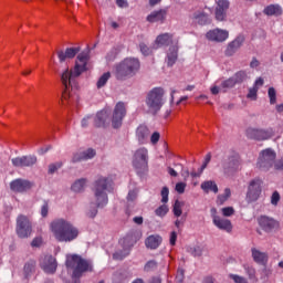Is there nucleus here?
<instances>
[{
  "label": "nucleus",
  "instance_id": "774afa93",
  "mask_svg": "<svg viewBox=\"0 0 283 283\" xmlns=\"http://www.w3.org/2000/svg\"><path fill=\"white\" fill-rule=\"evenodd\" d=\"M118 8H127V0H116Z\"/></svg>",
  "mask_w": 283,
  "mask_h": 283
},
{
  "label": "nucleus",
  "instance_id": "864d4df0",
  "mask_svg": "<svg viewBox=\"0 0 283 283\" xmlns=\"http://www.w3.org/2000/svg\"><path fill=\"white\" fill-rule=\"evenodd\" d=\"M185 189H187V184L185 182H177L175 190L177 191V193H182L185 191Z\"/></svg>",
  "mask_w": 283,
  "mask_h": 283
},
{
  "label": "nucleus",
  "instance_id": "1a4fd4ad",
  "mask_svg": "<svg viewBox=\"0 0 283 283\" xmlns=\"http://www.w3.org/2000/svg\"><path fill=\"white\" fill-rule=\"evenodd\" d=\"M275 150L271 148H266L260 153L259 160L256 167L262 171H269L273 165H275Z\"/></svg>",
  "mask_w": 283,
  "mask_h": 283
},
{
  "label": "nucleus",
  "instance_id": "6e6552de",
  "mask_svg": "<svg viewBox=\"0 0 283 283\" xmlns=\"http://www.w3.org/2000/svg\"><path fill=\"white\" fill-rule=\"evenodd\" d=\"M148 165H149V150H147V148L145 147L138 148L133 156L134 169H136L137 174H143V171H147Z\"/></svg>",
  "mask_w": 283,
  "mask_h": 283
},
{
  "label": "nucleus",
  "instance_id": "37998d69",
  "mask_svg": "<svg viewBox=\"0 0 283 283\" xmlns=\"http://www.w3.org/2000/svg\"><path fill=\"white\" fill-rule=\"evenodd\" d=\"M244 269L249 279L253 280L254 282H258V279L255 277V269L251 265H245Z\"/></svg>",
  "mask_w": 283,
  "mask_h": 283
},
{
  "label": "nucleus",
  "instance_id": "ddd939ff",
  "mask_svg": "<svg viewBox=\"0 0 283 283\" xmlns=\"http://www.w3.org/2000/svg\"><path fill=\"white\" fill-rule=\"evenodd\" d=\"M120 247H123V252H115L113 254L114 260H124V258H127L129 255V249L136 244V239L132 235H126L125 238L119 240Z\"/></svg>",
  "mask_w": 283,
  "mask_h": 283
},
{
  "label": "nucleus",
  "instance_id": "58836bf2",
  "mask_svg": "<svg viewBox=\"0 0 283 283\" xmlns=\"http://www.w3.org/2000/svg\"><path fill=\"white\" fill-rule=\"evenodd\" d=\"M268 96L270 99V105H275L277 103V91L274 87L268 90Z\"/></svg>",
  "mask_w": 283,
  "mask_h": 283
},
{
  "label": "nucleus",
  "instance_id": "680f3d73",
  "mask_svg": "<svg viewBox=\"0 0 283 283\" xmlns=\"http://www.w3.org/2000/svg\"><path fill=\"white\" fill-rule=\"evenodd\" d=\"M61 169V164H51L49 166V174H54V171H57Z\"/></svg>",
  "mask_w": 283,
  "mask_h": 283
},
{
  "label": "nucleus",
  "instance_id": "6ab92c4d",
  "mask_svg": "<svg viewBox=\"0 0 283 283\" xmlns=\"http://www.w3.org/2000/svg\"><path fill=\"white\" fill-rule=\"evenodd\" d=\"M87 61H90V51H83L77 55L74 67L75 76H81L87 70Z\"/></svg>",
  "mask_w": 283,
  "mask_h": 283
},
{
  "label": "nucleus",
  "instance_id": "473e14b6",
  "mask_svg": "<svg viewBox=\"0 0 283 283\" xmlns=\"http://www.w3.org/2000/svg\"><path fill=\"white\" fill-rule=\"evenodd\" d=\"M85 187H87V180L86 179H78L73 184V191L75 193H81V191H85Z\"/></svg>",
  "mask_w": 283,
  "mask_h": 283
},
{
  "label": "nucleus",
  "instance_id": "ea45409f",
  "mask_svg": "<svg viewBox=\"0 0 283 283\" xmlns=\"http://www.w3.org/2000/svg\"><path fill=\"white\" fill-rule=\"evenodd\" d=\"M138 199V188L130 189L126 197L127 202H136Z\"/></svg>",
  "mask_w": 283,
  "mask_h": 283
},
{
  "label": "nucleus",
  "instance_id": "5701e85b",
  "mask_svg": "<svg viewBox=\"0 0 283 283\" xmlns=\"http://www.w3.org/2000/svg\"><path fill=\"white\" fill-rule=\"evenodd\" d=\"M151 136V130L145 125H140L136 130V138L139 145H147Z\"/></svg>",
  "mask_w": 283,
  "mask_h": 283
},
{
  "label": "nucleus",
  "instance_id": "052dcab7",
  "mask_svg": "<svg viewBox=\"0 0 283 283\" xmlns=\"http://www.w3.org/2000/svg\"><path fill=\"white\" fill-rule=\"evenodd\" d=\"M209 163H211V155L210 153L206 155L203 164L201 165V171H205V169H207V165H209Z\"/></svg>",
  "mask_w": 283,
  "mask_h": 283
},
{
  "label": "nucleus",
  "instance_id": "603ef678",
  "mask_svg": "<svg viewBox=\"0 0 283 283\" xmlns=\"http://www.w3.org/2000/svg\"><path fill=\"white\" fill-rule=\"evenodd\" d=\"M277 202H280V192L274 191L271 196V205L277 207Z\"/></svg>",
  "mask_w": 283,
  "mask_h": 283
},
{
  "label": "nucleus",
  "instance_id": "0eeeda50",
  "mask_svg": "<svg viewBox=\"0 0 283 283\" xmlns=\"http://www.w3.org/2000/svg\"><path fill=\"white\" fill-rule=\"evenodd\" d=\"M72 269H73V283H81L78 277L87 271H92V262L82 259L81 256L72 255ZM75 277V280H74Z\"/></svg>",
  "mask_w": 283,
  "mask_h": 283
},
{
  "label": "nucleus",
  "instance_id": "e2e57ef3",
  "mask_svg": "<svg viewBox=\"0 0 283 283\" xmlns=\"http://www.w3.org/2000/svg\"><path fill=\"white\" fill-rule=\"evenodd\" d=\"M32 271H34V263H27L24 265V273L29 275L30 273H32Z\"/></svg>",
  "mask_w": 283,
  "mask_h": 283
},
{
  "label": "nucleus",
  "instance_id": "2f4dec72",
  "mask_svg": "<svg viewBox=\"0 0 283 283\" xmlns=\"http://www.w3.org/2000/svg\"><path fill=\"white\" fill-rule=\"evenodd\" d=\"M96 156V150L88 148L84 150L80 157H74L73 160H92Z\"/></svg>",
  "mask_w": 283,
  "mask_h": 283
},
{
  "label": "nucleus",
  "instance_id": "69168bd1",
  "mask_svg": "<svg viewBox=\"0 0 283 283\" xmlns=\"http://www.w3.org/2000/svg\"><path fill=\"white\" fill-rule=\"evenodd\" d=\"M274 169L277 171H283V159H279L274 163Z\"/></svg>",
  "mask_w": 283,
  "mask_h": 283
},
{
  "label": "nucleus",
  "instance_id": "49530a36",
  "mask_svg": "<svg viewBox=\"0 0 283 283\" xmlns=\"http://www.w3.org/2000/svg\"><path fill=\"white\" fill-rule=\"evenodd\" d=\"M247 98H249L250 101H258V90L253 86L249 88Z\"/></svg>",
  "mask_w": 283,
  "mask_h": 283
},
{
  "label": "nucleus",
  "instance_id": "a18cd8bd",
  "mask_svg": "<svg viewBox=\"0 0 283 283\" xmlns=\"http://www.w3.org/2000/svg\"><path fill=\"white\" fill-rule=\"evenodd\" d=\"M221 213L224 218H231L235 213V209L233 207H226L221 209Z\"/></svg>",
  "mask_w": 283,
  "mask_h": 283
},
{
  "label": "nucleus",
  "instance_id": "c03bdc74",
  "mask_svg": "<svg viewBox=\"0 0 283 283\" xmlns=\"http://www.w3.org/2000/svg\"><path fill=\"white\" fill-rule=\"evenodd\" d=\"M188 253H190L195 258H200V255H202V248L200 247L188 248Z\"/></svg>",
  "mask_w": 283,
  "mask_h": 283
},
{
  "label": "nucleus",
  "instance_id": "5fc2aeb1",
  "mask_svg": "<svg viewBox=\"0 0 283 283\" xmlns=\"http://www.w3.org/2000/svg\"><path fill=\"white\" fill-rule=\"evenodd\" d=\"M158 140H160V133L155 132L150 135L151 145H157Z\"/></svg>",
  "mask_w": 283,
  "mask_h": 283
},
{
  "label": "nucleus",
  "instance_id": "8fccbe9b",
  "mask_svg": "<svg viewBox=\"0 0 283 283\" xmlns=\"http://www.w3.org/2000/svg\"><path fill=\"white\" fill-rule=\"evenodd\" d=\"M161 202L166 203L169 202V188L164 187L161 189Z\"/></svg>",
  "mask_w": 283,
  "mask_h": 283
},
{
  "label": "nucleus",
  "instance_id": "c756f323",
  "mask_svg": "<svg viewBox=\"0 0 283 283\" xmlns=\"http://www.w3.org/2000/svg\"><path fill=\"white\" fill-rule=\"evenodd\" d=\"M193 20L196 23H199V25H207L211 23V19L209 15L202 11H198L193 14Z\"/></svg>",
  "mask_w": 283,
  "mask_h": 283
},
{
  "label": "nucleus",
  "instance_id": "393cba45",
  "mask_svg": "<svg viewBox=\"0 0 283 283\" xmlns=\"http://www.w3.org/2000/svg\"><path fill=\"white\" fill-rule=\"evenodd\" d=\"M165 19H167V10L159 9L150 12L146 18V21H148V23H163Z\"/></svg>",
  "mask_w": 283,
  "mask_h": 283
},
{
  "label": "nucleus",
  "instance_id": "c85d7f7f",
  "mask_svg": "<svg viewBox=\"0 0 283 283\" xmlns=\"http://www.w3.org/2000/svg\"><path fill=\"white\" fill-rule=\"evenodd\" d=\"M263 12L266 17H280L282 14V7L280 4H270L264 8Z\"/></svg>",
  "mask_w": 283,
  "mask_h": 283
},
{
  "label": "nucleus",
  "instance_id": "aec40b11",
  "mask_svg": "<svg viewBox=\"0 0 283 283\" xmlns=\"http://www.w3.org/2000/svg\"><path fill=\"white\" fill-rule=\"evenodd\" d=\"M258 224L266 233H271V231H275L280 227V223L275 219L266 216L259 217Z\"/></svg>",
  "mask_w": 283,
  "mask_h": 283
},
{
  "label": "nucleus",
  "instance_id": "f257e3e1",
  "mask_svg": "<svg viewBox=\"0 0 283 283\" xmlns=\"http://www.w3.org/2000/svg\"><path fill=\"white\" fill-rule=\"evenodd\" d=\"M61 73L60 78L62 83V105H70L72 103L71 94H72V69L67 66V63L72 61V48L66 49L65 51L60 50L56 52Z\"/></svg>",
  "mask_w": 283,
  "mask_h": 283
},
{
  "label": "nucleus",
  "instance_id": "f8f14e48",
  "mask_svg": "<svg viewBox=\"0 0 283 283\" xmlns=\"http://www.w3.org/2000/svg\"><path fill=\"white\" fill-rule=\"evenodd\" d=\"M127 115V108L125 107V103L118 102L115 105L112 117V125L115 129H118L120 125H123V118Z\"/></svg>",
  "mask_w": 283,
  "mask_h": 283
},
{
  "label": "nucleus",
  "instance_id": "39448f33",
  "mask_svg": "<svg viewBox=\"0 0 283 283\" xmlns=\"http://www.w3.org/2000/svg\"><path fill=\"white\" fill-rule=\"evenodd\" d=\"M112 181L107 177H99L94 184V202L98 208H103L109 202L107 198V189L111 187Z\"/></svg>",
  "mask_w": 283,
  "mask_h": 283
},
{
  "label": "nucleus",
  "instance_id": "e433bc0d",
  "mask_svg": "<svg viewBox=\"0 0 283 283\" xmlns=\"http://www.w3.org/2000/svg\"><path fill=\"white\" fill-rule=\"evenodd\" d=\"M112 74L109 72L104 73L97 81V87L101 90V87H105L107 85V82L109 81Z\"/></svg>",
  "mask_w": 283,
  "mask_h": 283
},
{
  "label": "nucleus",
  "instance_id": "bb28decb",
  "mask_svg": "<svg viewBox=\"0 0 283 283\" xmlns=\"http://www.w3.org/2000/svg\"><path fill=\"white\" fill-rule=\"evenodd\" d=\"M161 243L163 237L158 234L149 235L145 241L147 249H158Z\"/></svg>",
  "mask_w": 283,
  "mask_h": 283
},
{
  "label": "nucleus",
  "instance_id": "4d7b16f0",
  "mask_svg": "<svg viewBox=\"0 0 283 283\" xmlns=\"http://www.w3.org/2000/svg\"><path fill=\"white\" fill-rule=\"evenodd\" d=\"M158 266V263L156 261H148L145 265V271H154Z\"/></svg>",
  "mask_w": 283,
  "mask_h": 283
},
{
  "label": "nucleus",
  "instance_id": "dca6fc26",
  "mask_svg": "<svg viewBox=\"0 0 283 283\" xmlns=\"http://www.w3.org/2000/svg\"><path fill=\"white\" fill-rule=\"evenodd\" d=\"M248 138H252L253 140H269L271 136H273L272 128L260 129V128H248L247 129Z\"/></svg>",
  "mask_w": 283,
  "mask_h": 283
},
{
  "label": "nucleus",
  "instance_id": "f704fd0d",
  "mask_svg": "<svg viewBox=\"0 0 283 283\" xmlns=\"http://www.w3.org/2000/svg\"><path fill=\"white\" fill-rule=\"evenodd\" d=\"M182 207H185V203L182 201H175L172 213L176 218H180L182 216Z\"/></svg>",
  "mask_w": 283,
  "mask_h": 283
},
{
  "label": "nucleus",
  "instance_id": "79ce46f5",
  "mask_svg": "<svg viewBox=\"0 0 283 283\" xmlns=\"http://www.w3.org/2000/svg\"><path fill=\"white\" fill-rule=\"evenodd\" d=\"M65 269L67 277H72V254L66 255Z\"/></svg>",
  "mask_w": 283,
  "mask_h": 283
},
{
  "label": "nucleus",
  "instance_id": "09e8293b",
  "mask_svg": "<svg viewBox=\"0 0 283 283\" xmlns=\"http://www.w3.org/2000/svg\"><path fill=\"white\" fill-rule=\"evenodd\" d=\"M139 50L144 56H149L151 54V49H149V46H147L145 43L139 44Z\"/></svg>",
  "mask_w": 283,
  "mask_h": 283
},
{
  "label": "nucleus",
  "instance_id": "13d9d810",
  "mask_svg": "<svg viewBox=\"0 0 283 283\" xmlns=\"http://www.w3.org/2000/svg\"><path fill=\"white\" fill-rule=\"evenodd\" d=\"M176 240H178V233L176 231H172L170 233V239H169L170 247H176Z\"/></svg>",
  "mask_w": 283,
  "mask_h": 283
},
{
  "label": "nucleus",
  "instance_id": "6e6d98bb",
  "mask_svg": "<svg viewBox=\"0 0 283 283\" xmlns=\"http://www.w3.org/2000/svg\"><path fill=\"white\" fill-rule=\"evenodd\" d=\"M184 280H185V270L179 269V270L177 271L176 282H177V283H182Z\"/></svg>",
  "mask_w": 283,
  "mask_h": 283
},
{
  "label": "nucleus",
  "instance_id": "9d476101",
  "mask_svg": "<svg viewBox=\"0 0 283 283\" xmlns=\"http://www.w3.org/2000/svg\"><path fill=\"white\" fill-rule=\"evenodd\" d=\"M15 231L18 238H30L32 235V221L30 218L24 214L18 216Z\"/></svg>",
  "mask_w": 283,
  "mask_h": 283
},
{
  "label": "nucleus",
  "instance_id": "f3484780",
  "mask_svg": "<svg viewBox=\"0 0 283 283\" xmlns=\"http://www.w3.org/2000/svg\"><path fill=\"white\" fill-rule=\"evenodd\" d=\"M206 39L213 43H224L229 39V31L220 28L212 29L206 33Z\"/></svg>",
  "mask_w": 283,
  "mask_h": 283
},
{
  "label": "nucleus",
  "instance_id": "f03ea898",
  "mask_svg": "<svg viewBox=\"0 0 283 283\" xmlns=\"http://www.w3.org/2000/svg\"><path fill=\"white\" fill-rule=\"evenodd\" d=\"M179 41V38H176L174 33L168 32L161 33L155 39V50H158L159 48H169L166 56V63L169 67L176 65V62L178 61V50L180 48L178 46Z\"/></svg>",
  "mask_w": 283,
  "mask_h": 283
},
{
  "label": "nucleus",
  "instance_id": "7ed1b4c3",
  "mask_svg": "<svg viewBox=\"0 0 283 283\" xmlns=\"http://www.w3.org/2000/svg\"><path fill=\"white\" fill-rule=\"evenodd\" d=\"M140 70V61L135 57H126L115 66L114 74L118 81L136 76Z\"/></svg>",
  "mask_w": 283,
  "mask_h": 283
},
{
  "label": "nucleus",
  "instance_id": "de8ad7c7",
  "mask_svg": "<svg viewBox=\"0 0 283 283\" xmlns=\"http://www.w3.org/2000/svg\"><path fill=\"white\" fill-rule=\"evenodd\" d=\"M230 280H233L234 283H249L244 276L238 274H230Z\"/></svg>",
  "mask_w": 283,
  "mask_h": 283
},
{
  "label": "nucleus",
  "instance_id": "c9c22d12",
  "mask_svg": "<svg viewBox=\"0 0 283 283\" xmlns=\"http://www.w3.org/2000/svg\"><path fill=\"white\" fill-rule=\"evenodd\" d=\"M231 198V189L226 188L223 195H219L217 198L218 205H224Z\"/></svg>",
  "mask_w": 283,
  "mask_h": 283
},
{
  "label": "nucleus",
  "instance_id": "0e129e2a",
  "mask_svg": "<svg viewBox=\"0 0 283 283\" xmlns=\"http://www.w3.org/2000/svg\"><path fill=\"white\" fill-rule=\"evenodd\" d=\"M41 244H43V239L41 237L34 238L31 242L32 247H40Z\"/></svg>",
  "mask_w": 283,
  "mask_h": 283
},
{
  "label": "nucleus",
  "instance_id": "cd10ccee",
  "mask_svg": "<svg viewBox=\"0 0 283 283\" xmlns=\"http://www.w3.org/2000/svg\"><path fill=\"white\" fill-rule=\"evenodd\" d=\"M109 118V111L103 109L95 116V125L96 127H104L105 123H107Z\"/></svg>",
  "mask_w": 283,
  "mask_h": 283
},
{
  "label": "nucleus",
  "instance_id": "4468645a",
  "mask_svg": "<svg viewBox=\"0 0 283 283\" xmlns=\"http://www.w3.org/2000/svg\"><path fill=\"white\" fill-rule=\"evenodd\" d=\"M32 187H34V182L27 180V179L18 178L10 182V189L14 193H25V192L30 191V189H32Z\"/></svg>",
  "mask_w": 283,
  "mask_h": 283
},
{
  "label": "nucleus",
  "instance_id": "bf43d9fd",
  "mask_svg": "<svg viewBox=\"0 0 283 283\" xmlns=\"http://www.w3.org/2000/svg\"><path fill=\"white\" fill-rule=\"evenodd\" d=\"M262 85H264V78L262 77H258L253 84L252 87H254V90H260V87H262Z\"/></svg>",
  "mask_w": 283,
  "mask_h": 283
},
{
  "label": "nucleus",
  "instance_id": "9b49d317",
  "mask_svg": "<svg viewBox=\"0 0 283 283\" xmlns=\"http://www.w3.org/2000/svg\"><path fill=\"white\" fill-rule=\"evenodd\" d=\"M210 216L212 218V223L214 227H217V229H220V231H226L227 233H231V231H233L231 220L218 216V209L211 208Z\"/></svg>",
  "mask_w": 283,
  "mask_h": 283
},
{
  "label": "nucleus",
  "instance_id": "2eb2a0df",
  "mask_svg": "<svg viewBox=\"0 0 283 283\" xmlns=\"http://www.w3.org/2000/svg\"><path fill=\"white\" fill-rule=\"evenodd\" d=\"M260 193H262V180L253 179L248 187V192H247L248 202H255V200L260 198Z\"/></svg>",
  "mask_w": 283,
  "mask_h": 283
},
{
  "label": "nucleus",
  "instance_id": "4c0bfd02",
  "mask_svg": "<svg viewBox=\"0 0 283 283\" xmlns=\"http://www.w3.org/2000/svg\"><path fill=\"white\" fill-rule=\"evenodd\" d=\"M235 80L233 77H230L221 83V90L223 92H227L228 90H231V87H235Z\"/></svg>",
  "mask_w": 283,
  "mask_h": 283
},
{
  "label": "nucleus",
  "instance_id": "3c124183",
  "mask_svg": "<svg viewBox=\"0 0 283 283\" xmlns=\"http://www.w3.org/2000/svg\"><path fill=\"white\" fill-rule=\"evenodd\" d=\"M49 211H50V205L48 203V201H44L42 207H41V216H42V218H48Z\"/></svg>",
  "mask_w": 283,
  "mask_h": 283
},
{
  "label": "nucleus",
  "instance_id": "338daca9",
  "mask_svg": "<svg viewBox=\"0 0 283 283\" xmlns=\"http://www.w3.org/2000/svg\"><path fill=\"white\" fill-rule=\"evenodd\" d=\"M97 213L98 210L96 208H92L91 210H88L87 216L88 218H96Z\"/></svg>",
  "mask_w": 283,
  "mask_h": 283
},
{
  "label": "nucleus",
  "instance_id": "7c9ffc66",
  "mask_svg": "<svg viewBox=\"0 0 283 283\" xmlns=\"http://www.w3.org/2000/svg\"><path fill=\"white\" fill-rule=\"evenodd\" d=\"M201 189L206 193H209V191H212L213 193H218V185H216V181H212V180L202 182Z\"/></svg>",
  "mask_w": 283,
  "mask_h": 283
},
{
  "label": "nucleus",
  "instance_id": "72a5a7b5",
  "mask_svg": "<svg viewBox=\"0 0 283 283\" xmlns=\"http://www.w3.org/2000/svg\"><path fill=\"white\" fill-rule=\"evenodd\" d=\"M232 78L234 80V83L237 85H240V83H244V81L249 78V75L247 74L245 71H239L232 76Z\"/></svg>",
  "mask_w": 283,
  "mask_h": 283
},
{
  "label": "nucleus",
  "instance_id": "20e7f679",
  "mask_svg": "<svg viewBox=\"0 0 283 283\" xmlns=\"http://www.w3.org/2000/svg\"><path fill=\"white\" fill-rule=\"evenodd\" d=\"M51 232L59 242L72 240V224L65 219H55L50 223Z\"/></svg>",
  "mask_w": 283,
  "mask_h": 283
},
{
  "label": "nucleus",
  "instance_id": "a19ab883",
  "mask_svg": "<svg viewBox=\"0 0 283 283\" xmlns=\"http://www.w3.org/2000/svg\"><path fill=\"white\" fill-rule=\"evenodd\" d=\"M155 213L159 218H165V216H167V213H169V207H167L166 205H163L155 210Z\"/></svg>",
  "mask_w": 283,
  "mask_h": 283
},
{
  "label": "nucleus",
  "instance_id": "a211bd4d",
  "mask_svg": "<svg viewBox=\"0 0 283 283\" xmlns=\"http://www.w3.org/2000/svg\"><path fill=\"white\" fill-rule=\"evenodd\" d=\"M40 266L44 273L50 275L56 273V268L59 264L56 263V259L52 255H44L40 259Z\"/></svg>",
  "mask_w": 283,
  "mask_h": 283
},
{
  "label": "nucleus",
  "instance_id": "4be33fe9",
  "mask_svg": "<svg viewBox=\"0 0 283 283\" xmlns=\"http://www.w3.org/2000/svg\"><path fill=\"white\" fill-rule=\"evenodd\" d=\"M229 10L228 0H219L217 2V8L214 17L217 21H224L227 19V11Z\"/></svg>",
  "mask_w": 283,
  "mask_h": 283
},
{
  "label": "nucleus",
  "instance_id": "412c9836",
  "mask_svg": "<svg viewBox=\"0 0 283 283\" xmlns=\"http://www.w3.org/2000/svg\"><path fill=\"white\" fill-rule=\"evenodd\" d=\"M13 167H33L36 165V156L29 155L11 159Z\"/></svg>",
  "mask_w": 283,
  "mask_h": 283
},
{
  "label": "nucleus",
  "instance_id": "423d86ee",
  "mask_svg": "<svg viewBox=\"0 0 283 283\" xmlns=\"http://www.w3.org/2000/svg\"><path fill=\"white\" fill-rule=\"evenodd\" d=\"M146 105L150 114H158L165 105V90L163 87L153 88L146 97Z\"/></svg>",
  "mask_w": 283,
  "mask_h": 283
},
{
  "label": "nucleus",
  "instance_id": "b1692460",
  "mask_svg": "<svg viewBox=\"0 0 283 283\" xmlns=\"http://www.w3.org/2000/svg\"><path fill=\"white\" fill-rule=\"evenodd\" d=\"M244 43V35L237 36L232 42H230L226 49V56H233Z\"/></svg>",
  "mask_w": 283,
  "mask_h": 283
},
{
  "label": "nucleus",
  "instance_id": "a878e982",
  "mask_svg": "<svg viewBox=\"0 0 283 283\" xmlns=\"http://www.w3.org/2000/svg\"><path fill=\"white\" fill-rule=\"evenodd\" d=\"M252 258L256 264H261L262 266H266L269 262V254L266 252H262L255 248L251 250Z\"/></svg>",
  "mask_w": 283,
  "mask_h": 283
}]
</instances>
